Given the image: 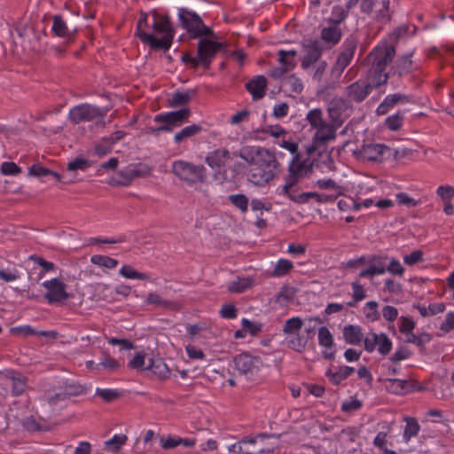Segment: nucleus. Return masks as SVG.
<instances>
[{"label":"nucleus","mask_w":454,"mask_h":454,"mask_svg":"<svg viewBox=\"0 0 454 454\" xmlns=\"http://www.w3.org/2000/svg\"><path fill=\"white\" fill-rule=\"evenodd\" d=\"M235 155L250 165L248 180L256 186H264L277 175L279 163L275 154L260 146H244Z\"/></svg>","instance_id":"obj_1"},{"label":"nucleus","mask_w":454,"mask_h":454,"mask_svg":"<svg viewBox=\"0 0 454 454\" xmlns=\"http://www.w3.org/2000/svg\"><path fill=\"white\" fill-rule=\"evenodd\" d=\"M395 55V48L392 44L384 43L374 47L364 59L367 80L372 81L376 86L387 83L390 73L386 69L393 61Z\"/></svg>","instance_id":"obj_2"},{"label":"nucleus","mask_w":454,"mask_h":454,"mask_svg":"<svg viewBox=\"0 0 454 454\" xmlns=\"http://www.w3.org/2000/svg\"><path fill=\"white\" fill-rule=\"evenodd\" d=\"M153 33L143 35V43L148 44L154 50L168 51L175 36V28L168 14H164L159 20H153Z\"/></svg>","instance_id":"obj_3"},{"label":"nucleus","mask_w":454,"mask_h":454,"mask_svg":"<svg viewBox=\"0 0 454 454\" xmlns=\"http://www.w3.org/2000/svg\"><path fill=\"white\" fill-rule=\"evenodd\" d=\"M177 16L181 27L186 30L190 38H216L214 31L204 24L201 17L195 12L183 7L178 9Z\"/></svg>","instance_id":"obj_4"},{"label":"nucleus","mask_w":454,"mask_h":454,"mask_svg":"<svg viewBox=\"0 0 454 454\" xmlns=\"http://www.w3.org/2000/svg\"><path fill=\"white\" fill-rule=\"evenodd\" d=\"M172 173L188 184L207 181L206 168L202 165H194L185 160H176L172 163Z\"/></svg>","instance_id":"obj_5"},{"label":"nucleus","mask_w":454,"mask_h":454,"mask_svg":"<svg viewBox=\"0 0 454 454\" xmlns=\"http://www.w3.org/2000/svg\"><path fill=\"white\" fill-rule=\"evenodd\" d=\"M105 115L106 111L90 104H82L73 107L69 111L68 118L74 124L88 121L95 123L96 126L104 128Z\"/></svg>","instance_id":"obj_6"},{"label":"nucleus","mask_w":454,"mask_h":454,"mask_svg":"<svg viewBox=\"0 0 454 454\" xmlns=\"http://www.w3.org/2000/svg\"><path fill=\"white\" fill-rule=\"evenodd\" d=\"M313 171L312 164L301 161L296 156L289 164L288 175L286 177V184L282 188L283 193L294 189L296 184L304 177L309 176Z\"/></svg>","instance_id":"obj_7"},{"label":"nucleus","mask_w":454,"mask_h":454,"mask_svg":"<svg viewBox=\"0 0 454 454\" xmlns=\"http://www.w3.org/2000/svg\"><path fill=\"white\" fill-rule=\"evenodd\" d=\"M339 127L333 122L327 123L325 126L317 129L316 133L312 138V144L306 148V152L309 155H312L317 153L318 155H322L325 150V145L329 141L336 138V129Z\"/></svg>","instance_id":"obj_8"},{"label":"nucleus","mask_w":454,"mask_h":454,"mask_svg":"<svg viewBox=\"0 0 454 454\" xmlns=\"http://www.w3.org/2000/svg\"><path fill=\"white\" fill-rule=\"evenodd\" d=\"M211 37H200L198 43L197 58L199 65L202 66L205 69L209 68L217 52L224 49L223 43L213 41Z\"/></svg>","instance_id":"obj_9"},{"label":"nucleus","mask_w":454,"mask_h":454,"mask_svg":"<svg viewBox=\"0 0 454 454\" xmlns=\"http://www.w3.org/2000/svg\"><path fill=\"white\" fill-rule=\"evenodd\" d=\"M235 369L239 373L248 380L253 379L262 366V361L259 356L242 353L233 358Z\"/></svg>","instance_id":"obj_10"},{"label":"nucleus","mask_w":454,"mask_h":454,"mask_svg":"<svg viewBox=\"0 0 454 454\" xmlns=\"http://www.w3.org/2000/svg\"><path fill=\"white\" fill-rule=\"evenodd\" d=\"M42 286L47 291L43 298L50 304L63 303L71 297L67 292V286L59 278L44 281Z\"/></svg>","instance_id":"obj_11"},{"label":"nucleus","mask_w":454,"mask_h":454,"mask_svg":"<svg viewBox=\"0 0 454 454\" xmlns=\"http://www.w3.org/2000/svg\"><path fill=\"white\" fill-rule=\"evenodd\" d=\"M303 56L301 60L302 69H309L313 64L319 62L323 48L317 40H305L302 44Z\"/></svg>","instance_id":"obj_12"},{"label":"nucleus","mask_w":454,"mask_h":454,"mask_svg":"<svg viewBox=\"0 0 454 454\" xmlns=\"http://www.w3.org/2000/svg\"><path fill=\"white\" fill-rule=\"evenodd\" d=\"M241 443L257 445L255 450H252L254 453L265 454L273 451L278 446V436L275 434H259L254 438H244Z\"/></svg>","instance_id":"obj_13"},{"label":"nucleus","mask_w":454,"mask_h":454,"mask_svg":"<svg viewBox=\"0 0 454 454\" xmlns=\"http://www.w3.org/2000/svg\"><path fill=\"white\" fill-rule=\"evenodd\" d=\"M380 86L373 84L372 81L361 82L357 81L346 87V95L351 100L360 103L364 100L371 93L372 89H377Z\"/></svg>","instance_id":"obj_14"},{"label":"nucleus","mask_w":454,"mask_h":454,"mask_svg":"<svg viewBox=\"0 0 454 454\" xmlns=\"http://www.w3.org/2000/svg\"><path fill=\"white\" fill-rule=\"evenodd\" d=\"M386 153H391V149L381 144H368L355 152L356 158L364 160H381Z\"/></svg>","instance_id":"obj_15"},{"label":"nucleus","mask_w":454,"mask_h":454,"mask_svg":"<svg viewBox=\"0 0 454 454\" xmlns=\"http://www.w3.org/2000/svg\"><path fill=\"white\" fill-rule=\"evenodd\" d=\"M151 174V168L148 166L129 168L118 173L121 180L113 179L109 182L112 185H129L130 183L137 177L147 176Z\"/></svg>","instance_id":"obj_16"},{"label":"nucleus","mask_w":454,"mask_h":454,"mask_svg":"<svg viewBox=\"0 0 454 454\" xmlns=\"http://www.w3.org/2000/svg\"><path fill=\"white\" fill-rule=\"evenodd\" d=\"M190 115L191 110L188 107H184L178 111L157 114L154 117V121L160 123H170L173 126H179L182 123L186 122Z\"/></svg>","instance_id":"obj_17"},{"label":"nucleus","mask_w":454,"mask_h":454,"mask_svg":"<svg viewBox=\"0 0 454 454\" xmlns=\"http://www.w3.org/2000/svg\"><path fill=\"white\" fill-rule=\"evenodd\" d=\"M412 53L399 56L390 67V75L402 77L409 74L415 68L411 59Z\"/></svg>","instance_id":"obj_18"},{"label":"nucleus","mask_w":454,"mask_h":454,"mask_svg":"<svg viewBox=\"0 0 454 454\" xmlns=\"http://www.w3.org/2000/svg\"><path fill=\"white\" fill-rule=\"evenodd\" d=\"M349 108L348 101L340 98L333 99L328 107V114L332 122L338 127L341 126L343 121L341 115Z\"/></svg>","instance_id":"obj_19"},{"label":"nucleus","mask_w":454,"mask_h":454,"mask_svg":"<svg viewBox=\"0 0 454 454\" xmlns=\"http://www.w3.org/2000/svg\"><path fill=\"white\" fill-rule=\"evenodd\" d=\"M267 79L263 75H256L246 83V89L254 100L262 99L265 96Z\"/></svg>","instance_id":"obj_20"},{"label":"nucleus","mask_w":454,"mask_h":454,"mask_svg":"<svg viewBox=\"0 0 454 454\" xmlns=\"http://www.w3.org/2000/svg\"><path fill=\"white\" fill-rule=\"evenodd\" d=\"M146 369L151 371L160 380H167L170 376V370L166 363L160 358H147Z\"/></svg>","instance_id":"obj_21"},{"label":"nucleus","mask_w":454,"mask_h":454,"mask_svg":"<svg viewBox=\"0 0 454 454\" xmlns=\"http://www.w3.org/2000/svg\"><path fill=\"white\" fill-rule=\"evenodd\" d=\"M53 24L51 30L55 35L59 37L67 38V40H71L74 38L76 28L71 29L69 28L64 20L59 15H54L52 17Z\"/></svg>","instance_id":"obj_22"},{"label":"nucleus","mask_w":454,"mask_h":454,"mask_svg":"<svg viewBox=\"0 0 454 454\" xmlns=\"http://www.w3.org/2000/svg\"><path fill=\"white\" fill-rule=\"evenodd\" d=\"M322 40L329 44L330 47L337 44L341 38V30L339 25L330 22L328 27H325L321 30Z\"/></svg>","instance_id":"obj_23"},{"label":"nucleus","mask_w":454,"mask_h":454,"mask_svg":"<svg viewBox=\"0 0 454 454\" xmlns=\"http://www.w3.org/2000/svg\"><path fill=\"white\" fill-rule=\"evenodd\" d=\"M410 101V98L404 94H393L385 98L382 103L378 106L376 112L380 115L386 114L390 107L395 106L398 103H406Z\"/></svg>","instance_id":"obj_24"},{"label":"nucleus","mask_w":454,"mask_h":454,"mask_svg":"<svg viewBox=\"0 0 454 454\" xmlns=\"http://www.w3.org/2000/svg\"><path fill=\"white\" fill-rule=\"evenodd\" d=\"M229 156L230 153L227 149H217L206 157V162L212 168H220L225 165Z\"/></svg>","instance_id":"obj_25"},{"label":"nucleus","mask_w":454,"mask_h":454,"mask_svg":"<svg viewBox=\"0 0 454 454\" xmlns=\"http://www.w3.org/2000/svg\"><path fill=\"white\" fill-rule=\"evenodd\" d=\"M343 337L347 343L358 345L362 342L364 334L360 326L348 325L343 329Z\"/></svg>","instance_id":"obj_26"},{"label":"nucleus","mask_w":454,"mask_h":454,"mask_svg":"<svg viewBox=\"0 0 454 454\" xmlns=\"http://www.w3.org/2000/svg\"><path fill=\"white\" fill-rule=\"evenodd\" d=\"M196 94L195 90H189L184 92H175L168 99L171 107L184 106L189 104L192 98Z\"/></svg>","instance_id":"obj_27"},{"label":"nucleus","mask_w":454,"mask_h":454,"mask_svg":"<svg viewBox=\"0 0 454 454\" xmlns=\"http://www.w3.org/2000/svg\"><path fill=\"white\" fill-rule=\"evenodd\" d=\"M92 289L91 300L96 301H108L111 290L109 285L102 282H97L90 285Z\"/></svg>","instance_id":"obj_28"},{"label":"nucleus","mask_w":454,"mask_h":454,"mask_svg":"<svg viewBox=\"0 0 454 454\" xmlns=\"http://www.w3.org/2000/svg\"><path fill=\"white\" fill-rule=\"evenodd\" d=\"M145 302L147 304H154L163 309L174 311H177L181 309L180 305L177 302L163 300L159 294L154 293H150L148 294Z\"/></svg>","instance_id":"obj_29"},{"label":"nucleus","mask_w":454,"mask_h":454,"mask_svg":"<svg viewBox=\"0 0 454 454\" xmlns=\"http://www.w3.org/2000/svg\"><path fill=\"white\" fill-rule=\"evenodd\" d=\"M202 130L203 128L200 124L186 126L175 135L174 140L176 144H180L185 139L198 135Z\"/></svg>","instance_id":"obj_30"},{"label":"nucleus","mask_w":454,"mask_h":454,"mask_svg":"<svg viewBox=\"0 0 454 454\" xmlns=\"http://www.w3.org/2000/svg\"><path fill=\"white\" fill-rule=\"evenodd\" d=\"M278 62L282 67H286L288 71L293 70L296 66L295 56L297 51L294 50L284 51L280 50L278 51Z\"/></svg>","instance_id":"obj_31"},{"label":"nucleus","mask_w":454,"mask_h":454,"mask_svg":"<svg viewBox=\"0 0 454 454\" xmlns=\"http://www.w3.org/2000/svg\"><path fill=\"white\" fill-rule=\"evenodd\" d=\"M127 441L128 436L126 434H114L113 438L105 442V450L117 453Z\"/></svg>","instance_id":"obj_32"},{"label":"nucleus","mask_w":454,"mask_h":454,"mask_svg":"<svg viewBox=\"0 0 454 454\" xmlns=\"http://www.w3.org/2000/svg\"><path fill=\"white\" fill-rule=\"evenodd\" d=\"M22 425L24 428L29 432H35V431H48L50 430V427L47 426L43 421L37 420L35 417L30 416L26 418Z\"/></svg>","instance_id":"obj_33"},{"label":"nucleus","mask_w":454,"mask_h":454,"mask_svg":"<svg viewBox=\"0 0 454 454\" xmlns=\"http://www.w3.org/2000/svg\"><path fill=\"white\" fill-rule=\"evenodd\" d=\"M307 120L309 123L316 129L328 123L324 120L323 113L318 108L310 110L307 114Z\"/></svg>","instance_id":"obj_34"},{"label":"nucleus","mask_w":454,"mask_h":454,"mask_svg":"<svg viewBox=\"0 0 454 454\" xmlns=\"http://www.w3.org/2000/svg\"><path fill=\"white\" fill-rule=\"evenodd\" d=\"M354 372L355 369L353 367L342 366L340 367L339 371H337L336 372H327V375L331 377V381L334 385H339L343 380L347 379Z\"/></svg>","instance_id":"obj_35"},{"label":"nucleus","mask_w":454,"mask_h":454,"mask_svg":"<svg viewBox=\"0 0 454 454\" xmlns=\"http://www.w3.org/2000/svg\"><path fill=\"white\" fill-rule=\"evenodd\" d=\"M151 26L148 22V13L144 11H140L135 35L141 40L142 43L144 38L142 35H150L145 31V29Z\"/></svg>","instance_id":"obj_36"},{"label":"nucleus","mask_w":454,"mask_h":454,"mask_svg":"<svg viewBox=\"0 0 454 454\" xmlns=\"http://www.w3.org/2000/svg\"><path fill=\"white\" fill-rule=\"evenodd\" d=\"M406 427L403 432V437L408 442L412 436L418 434L419 431V425L414 418L404 417Z\"/></svg>","instance_id":"obj_37"},{"label":"nucleus","mask_w":454,"mask_h":454,"mask_svg":"<svg viewBox=\"0 0 454 454\" xmlns=\"http://www.w3.org/2000/svg\"><path fill=\"white\" fill-rule=\"evenodd\" d=\"M303 321L300 317H292L286 321L283 333L285 334H295L297 333L302 327Z\"/></svg>","instance_id":"obj_38"},{"label":"nucleus","mask_w":454,"mask_h":454,"mask_svg":"<svg viewBox=\"0 0 454 454\" xmlns=\"http://www.w3.org/2000/svg\"><path fill=\"white\" fill-rule=\"evenodd\" d=\"M90 262L93 264L105 267L107 269H114L118 265V261L106 255L96 254L91 256Z\"/></svg>","instance_id":"obj_39"},{"label":"nucleus","mask_w":454,"mask_h":454,"mask_svg":"<svg viewBox=\"0 0 454 454\" xmlns=\"http://www.w3.org/2000/svg\"><path fill=\"white\" fill-rule=\"evenodd\" d=\"M120 274L125 278H137L140 280H149L147 274L138 272L129 265H123L120 270Z\"/></svg>","instance_id":"obj_40"},{"label":"nucleus","mask_w":454,"mask_h":454,"mask_svg":"<svg viewBox=\"0 0 454 454\" xmlns=\"http://www.w3.org/2000/svg\"><path fill=\"white\" fill-rule=\"evenodd\" d=\"M293 262L286 259H280L277 262L276 266L272 271L273 277H282L286 275L292 269Z\"/></svg>","instance_id":"obj_41"},{"label":"nucleus","mask_w":454,"mask_h":454,"mask_svg":"<svg viewBox=\"0 0 454 454\" xmlns=\"http://www.w3.org/2000/svg\"><path fill=\"white\" fill-rule=\"evenodd\" d=\"M147 355L144 352H138L137 355L129 362L128 367L137 371H146V359Z\"/></svg>","instance_id":"obj_42"},{"label":"nucleus","mask_w":454,"mask_h":454,"mask_svg":"<svg viewBox=\"0 0 454 454\" xmlns=\"http://www.w3.org/2000/svg\"><path fill=\"white\" fill-rule=\"evenodd\" d=\"M405 342L412 343L418 347L423 348L424 345L430 341L431 336L427 333L415 335L412 332L405 334Z\"/></svg>","instance_id":"obj_43"},{"label":"nucleus","mask_w":454,"mask_h":454,"mask_svg":"<svg viewBox=\"0 0 454 454\" xmlns=\"http://www.w3.org/2000/svg\"><path fill=\"white\" fill-rule=\"evenodd\" d=\"M318 342L326 348H330L333 346V335L327 327L322 326L318 329Z\"/></svg>","instance_id":"obj_44"},{"label":"nucleus","mask_w":454,"mask_h":454,"mask_svg":"<svg viewBox=\"0 0 454 454\" xmlns=\"http://www.w3.org/2000/svg\"><path fill=\"white\" fill-rule=\"evenodd\" d=\"M387 388L389 392L396 395L403 394L406 391L407 381L397 379L387 380Z\"/></svg>","instance_id":"obj_45"},{"label":"nucleus","mask_w":454,"mask_h":454,"mask_svg":"<svg viewBox=\"0 0 454 454\" xmlns=\"http://www.w3.org/2000/svg\"><path fill=\"white\" fill-rule=\"evenodd\" d=\"M295 192H297V189H292L288 191L287 193H284L286 196H287L291 200L296 202V203H306L308 200L311 198H315L317 196V192H302L299 195H295Z\"/></svg>","instance_id":"obj_46"},{"label":"nucleus","mask_w":454,"mask_h":454,"mask_svg":"<svg viewBox=\"0 0 454 454\" xmlns=\"http://www.w3.org/2000/svg\"><path fill=\"white\" fill-rule=\"evenodd\" d=\"M61 389L66 394L67 400L73 396H77L83 393L84 387L78 383H67Z\"/></svg>","instance_id":"obj_47"},{"label":"nucleus","mask_w":454,"mask_h":454,"mask_svg":"<svg viewBox=\"0 0 454 454\" xmlns=\"http://www.w3.org/2000/svg\"><path fill=\"white\" fill-rule=\"evenodd\" d=\"M12 384V390L14 395L22 394L27 386L26 379L20 376H12L10 378Z\"/></svg>","instance_id":"obj_48"},{"label":"nucleus","mask_w":454,"mask_h":454,"mask_svg":"<svg viewBox=\"0 0 454 454\" xmlns=\"http://www.w3.org/2000/svg\"><path fill=\"white\" fill-rule=\"evenodd\" d=\"M96 395L107 403H111L121 396V393L118 390L109 388H97Z\"/></svg>","instance_id":"obj_49"},{"label":"nucleus","mask_w":454,"mask_h":454,"mask_svg":"<svg viewBox=\"0 0 454 454\" xmlns=\"http://www.w3.org/2000/svg\"><path fill=\"white\" fill-rule=\"evenodd\" d=\"M90 166L88 160L77 157L67 163V168L69 171L85 170Z\"/></svg>","instance_id":"obj_50"},{"label":"nucleus","mask_w":454,"mask_h":454,"mask_svg":"<svg viewBox=\"0 0 454 454\" xmlns=\"http://www.w3.org/2000/svg\"><path fill=\"white\" fill-rule=\"evenodd\" d=\"M229 200L243 213L247 211L248 199L244 194L230 195Z\"/></svg>","instance_id":"obj_51"},{"label":"nucleus","mask_w":454,"mask_h":454,"mask_svg":"<svg viewBox=\"0 0 454 454\" xmlns=\"http://www.w3.org/2000/svg\"><path fill=\"white\" fill-rule=\"evenodd\" d=\"M100 366H103L105 369L109 371H116L120 367V363L112 358L108 354H104V358L100 363L96 364V369L99 370Z\"/></svg>","instance_id":"obj_52"},{"label":"nucleus","mask_w":454,"mask_h":454,"mask_svg":"<svg viewBox=\"0 0 454 454\" xmlns=\"http://www.w3.org/2000/svg\"><path fill=\"white\" fill-rule=\"evenodd\" d=\"M45 396H46L47 402L51 405H56L58 403H61V402H64V401L67 400V395L63 392L61 387L58 391H56V392L48 391L45 394Z\"/></svg>","instance_id":"obj_53"},{"label":"nucleus","mask_w":454,"mask_h":454,"mask_svg":"<svg viewBox=\"0 0 454 454\" xmlns=\"http://www.w3.org/2000/svg\"><path fill=\"white\" fill-rule=\"evenodd\" d=\"M308 338L296 334L288 340V348L301 352L307 344Z\"/></svg>","instance_id":"obj_54"},{"label":"nucleus","mask_w":454,"mask_h":454,"mask_svg":"<svg viewBox=\"0 0 454 454\" xmlns=\"http://www.w3.org/2000/svg\"><path fill=\"white\" fill-rule=\"evenodd\" d=\"M378 351L380 354L386 356L392 348V341L385 333H380V340L377 343Z\"/></svg>","instance_id":"obj_55"},{"label":"nucleus","mask_w":454,"mask_h":454,"mask_svg":"<svg viewBox=\"0 0 454 454\" xmlns=\"http://www.w3.org/2000/svg\"><path fill=\"white\" fill-rule=\"evenodd\" d=\"M356 45V38L353 35H349L343 43V50L341 52L353 59Z\"/></svg>","instance_id":"obj_56"},{"label":"nucleus","mask_w":454,"mask_h":454,"mask_svg":"<svg viewBox=\"0 0 454 454\" xmlns=\"http://www.w3.org/2000/svg\"><path fill=\"white\" fill-rule=\"evenodd\" d=\"M113 145L106 138L103 137L98 143L95 145V154L102 157L112 151Z\"/></svg>","instance_id":"obj_57"},{"label":"nucleus","mask_w":454,"mask_h":454,"mask_svg":"<svg viewBox=\"0 0 454 454\" xmlns=\"http://www.w3.org/2000/svg\"><path fill=\"white\" fill-rule=\"evenodd\" d=\"M352 59L342 52L338 56L337 61L333 67V72L339 75L344 71V69L350 64Z\"/></svg>","instance_id":"obj_58"},{"label":"nucleus","mask_w":454,"mask_h":454,"mask_svg":"<svg viewBox=\"0 0 454 454\" xmlns=\"http://www.w3.org/2000/svg\"><path fill=\"white\" fill-rule=\"evenodd\" d=\"M403 115L400 113L391 115L386 120V126L391 130H397L401 128Z\"/></svg>","instance_id":"obj_59"},{"label":"nucleus","mask_w":454,"mask_h":454,"mask_svg":"<svg viewBox=\"0 0 454 454\" xmlns=\"http://www.w3.org/2000/svg\"><path fill=\"white\" fill-rule=\"evenodd\" d=\"M251 285V281L246 278L238 279L237 281L231 282L228 289L231 293H241L249 287Z\"/></svg>","instance_id":"obj_60"},{"label":"nucleus","mask_w":454,"mask_h":454,"mask_svg":"<svg viewBox=\"0 0 454 454\" xmlns=\"http://www.w3.org/2000/svg\"><path fill=\"white\" fill-rule=\"evenodd\" d=\"M380 340V334H377L375 333H369L365 336L364 342V348L368 352H372L375 350L377 347V343Z\"/></svg>","instance_id":"obj_61"},{"label":"nucleus","mask_w":454,"mask_h":454,"mask_svg":"<svg viewBox=\"0 0 454 454\" xmlns=\"http://www.w3.org/2000/svg\"><path fill=\"white\" fill-rule=\"evenodd\" d=\"M436 194L443 201H450L454 197V187L450 185H441L437 188Z\"/></svg>","instance_id":"obj_62"},{"label":"nucleus","mask_w":454,"mask_h":454,"mask_svg":"<svg viewBox=\"0 0 454 454\" xmlns=\"http://www.w3.org/2000/svg\"><path fill=\"white\" fill-rule=\"evenodd\" d=\"M293 300V294L287 287H283L276 296L275 301L281 306H286Z\"/></svg>","instance_id":"obj_63"},{"label":"nucleus","mask_w":454,"mask_h":454,"mask_svg":"<svg viewBox=\"0 0 454 454\" xmlns=\"http://www.w3.org/2000/svg\"><path fill=\"white\" fill-rule=\"evenodd\" d=\"M50 173H51V170L43 167L40 164H34L28 169L29 176L39 177V178L50 176Z\"/></svg>","instance_id":"obj_64"}]
</instances>
